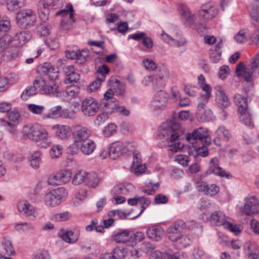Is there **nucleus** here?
I'll return each mask as SVG.
<instances>
[{"label": "nucleus", "instance_id": "nucleus-1", "mask_svg": "<svg viewBox=\"0 0 259 259\" xmlns=\"http://www.w3.org/2000/svg\"><path fill=\"white\" fill-rule=\"evenodd\" d=\"M186 140L194 148L193 151L191 150L189 152L190 155L194 158L198 156L204 157L208 155V150L206 147L210 144V138L203 128H198L188 134Z\"/></svg>", "mask_w": 259, "mask_h": 259}, {"label": "nucleus", "instance_id": "nucleus-2", "mask_svg": "<svg viewBox=\"0 0 259 259\" xmlns=\"http://www.w3.org/2000/svg\"><path fill=\"white\" fill-rule=\"evenodd\" d=\"M23 135L30 141L39 143L43 148H47L52 142L48 131L39 124L26 125L22 129Z\"/></svg>", "mask_w": 259, "mask_h": 259}, {"label": "nucleus", "instance_id": "nucleus-3", "mask_svg": "<svg viewBox=\"0 0 259 259\" xmlns=\"http://www.w3.org/2000/svg\"><path fill=\"white\" fill-rule=\"evenodd\" d=\"M158 136L161 139L166 137H169V139L166 138L167 144L163 143V142L158 144V146L160 148L168 146L169 148V150L177 152L184 146V144L180 142L179 133L171 125L168 126L166 130L164 129L161 131Z\"/></svg>", "mask_w": 259, "mask_h": 259}, {"label": "nucleus", "instance_id": "nucleus-4", "mask_svg": "<svg viewBox=\"0 0 259 259\" xmlns=\"http://www.w3.org/2000/svg\"><path fill=\"white\" fill-rule=\"evenodd\" d=\"M34 84H37L39 91L42 94H52L53 96L58 97L61 94L59 87L54 83V81L48 80L47 78L39 77L33 81Z\"/></svg>", "mask_w": 259, "mask_h": 259}, {"label": "nucleus", "instance_id": "nucleus-5", "mask_svg": "<svg viewBox=\"0 0 259 259\" xmlns=\"http://www.w3.org/2000/svg\"><path fill=\"white\" fill-rule=\"evenodd\" d=\"M62 0H40L38 2L37 8L39 18L43 22L49 19L50 9H57L62 5Z\"/></svg>", "mask_w": 259, "mask_h": 259}, {"label": "nucleus", "instance_id": "nucleus-6", "mask_svg": "<svg viewBox=\"0 0 259 259\" xmlns=\"http://www.w3.org/2000/svg\"><path fill=\"white\" fill-rule=\"evenodd\" d=\"M66 9L61 10L56 13L57 15H62L63 18L61 20V27L64 30H70L73 27L74 20H72L74 11L72 5L68 3L66 6Z\"/></svg>", "mask_w": 259, "mask_h": 259}, {"label": "nucleus", "instance_id": "nucleus-7", "mask_svg": "<svg viewBox=\"0 0 259 259\" xmlns=\"http://www.w3.org/2000/svg\"><path fill=\"white\" fill-rule=\"evenodd\" d=\"M65 193V189L63 187H59L53 189L47 193L45 197V203L46 205L55 207L59 205Z\"/></svg>", "mask_w": 259, "mask_h": 259}, {"label": "nucleus", "instance_id": "nucleus-8", "mask_svg": "<svg viewBox=\"0 0 259 259\" xmlns=\"http://www.w3.org/2000/svg\"><path fill=\"white\" fill-rule=\"evenodd\" d=\"M99 109L98 102L93 97L87 98L81 102V110L84 116H94L99 111Z\"/></svg>", "mask_w": 259, "mask_h": 259}, {"label": "nucleus", "instance_id": "nucleus-9", "mask_svg": "<svg viewBox=\"0 0 259 259\" xmlns=\"http://www.w3.org/2000/svg\"><path fill=\"white\" fill-rule=\"evenodd\" d=\"M35 18V15L31 10H24L17 16V24L20 27L25 29L33 24Z\"/></svg>", "mask_w": 259, "mask_h": 259}, {"label": "nucleus", "instance_id": "nucleus-10", "mask_svg": "<svg viewBox=\"0 0 259 259\" xmlns=\"http://www.w3.org/2000/svg\"><path fill=\"white\" fill-rule=\"evenodd\" d=\"M218 11L212 3H206L201 5L197 15L202 20H210L217 16Z\"/></svg>", "mask_w": 259, "mask_h": 259}, {"label": "nucleus", "instance_id": "nucleus-11", "mask_svg": "<svg viewBox=\"0 0 259 259\" xmlns=\"http://www.w3.org/2000/svg\"><path fill=\"white\" fill-rule=\"evenodd\" d=\"M243 213L247 215L259 213V199L256 196H250L245 199Z\"/></svg>", "mask_w": 259, "mask_h": 259}, {"label": "nucleus", "instance_id": "nucleus-12", "mask_svg": "<svg viewBox=\"0 0 259 259\" xmlns=\"http://www.w3.org/2000/svg\"><path fill=\"white\" fill-rule=\"evenodd\" d=\"M179 9L181 21L186 26L190 27L194 24L196 21L195 15L191 12L189 8L182 4Z\"/></svg>", "mask_w": 259, "mask_h": 259}, {"label": "nucleus", "instance_id": "nucleus-13", "mask_svg": "<svg viewBox=\"0 0 259 259\" xmlns=\"http://www.w3.org/2000/svg\"><path fill=\"white\" fill-rule=\"evenodd\" d=\"M212 174L222 177H228L229 176V175L226 174L225 170L219 166V160L217 157H213L210 160L207 170L202 175V177H205Z\"/></svg>", "mask_w": 259, "mask_h": 259}, {"label": "nucleus", "instance_id": "nucleus-14", "mask_svg": "<svg viewBox=\"0 0 259 259\" xmlns=\"http://www.w3.org/2000/svg\"><path fill=\"white\" fill-rule=\"evenodd\" d=\"M186 228V223L182 220L176 221L167 229V235L170 240H176V238L181 234L183 230Z\"/></svg>", "mask_w": 259, "mask_h": 259}, {"label": "nucleus", "instance_id": "nucleus-15", "mask_svg": "<svg viewBox=\"0 0 259 259\" xmlns=\"http://www.w3.org/2000/svg\"><path fill=\"white\" fill-rule=\"evenodd\" d=\"M39 71L47 76V78L52 81L56 80L59 76V68L51 63L46 62L40 67Z\"/></svg>", "mask_w": 259, "mask_h": 259}, {"label": "nucleus", "instance_id": "nucleus-16", "mask_svg": "<svg viewBox=\"0 0 259 259\" xmlns=\"http://www.w3.org/2000/svg\"><path fill=\"white\" fill-rule=\"evenodd\" d=\"M197 105L196 117L201 121H208L212 118L211 111L207 108L205 103L207 102L202 101Z\"/></svg>", "mask_w": 259, "mask_h": 259}, {"label": "nucleus", "instance_id": "nucleus-17", "mask_svg": "<svg viewBox=\"0 0 259 259\" xmlns=\"http://www.w3.org/2000/svg\"><path fill=\"white\" fill-rule=\"evenodd\" d=\"M58 234L65 242L68 243H74L78 239L80 236V231L78 229L70 231L61 229L59 232Z\"/></svg>", "mask_w": 259, "mask_h": 259}, {"label": "nucleus", "instance_id": "nucleus-18", "mask_svg": "<svg viewBox=\"0 0 259 259\" xmlns=\"http://www.w3.org/2000/svg\"><path fill=\"white\" fill-rule=\"evenodd\" d=\"M91 135L90 130L86 127L78 126L73 133V138L75 143H82L90 139Z\"/></svg>", "mask_w": 259, "mask_h": 259}, {"label": "nucleus", "instance_id": "nucleus-19", "mask_svg": "<svg viewBox=\"0 0 259 259\" xmlns=\"http://www.w3.org/2000/svg\"><path fill=\"white\" fill-rule=\"evenodd\" d=\"M164 230L159 225H153L146 231L148 238L154 241H159L164 235Z\"/></svg>", "mask_w": 259, "mask_h": 259}, {"label": "nucleus", "instance_id": "nucleus-20", "mask_svg": "<svg viewBox=\"0 0 259 259\" xmlns=\"http://www.w3.org/2000/svg\"><path fill=\"white\" fill-rule=\"evenodd\" d=\"M18 211L26 217L35 216L36 209L28 201L23 200L20 201L17 205Z\"/></svg>", "mask_w": 259, "mask_h": 259}, {"label": "nucleus", "instance_id": "nucleus-21", "mask_svg": "<svg viewBox=\"0 0 259 259\" xmlns=\"http://www.w3.org/2000/svg\"><path fill=\"white\" fill-rule=\"evenodd\" d=\"M198 84L202 90L205 92V94H202L200 97L201 101L207 102L211 96V88L210 85L205 82V79L202 74L198 77Z\"/></svg>", "mask_w": 259, "mask_h": 259}, {"label": "nucleus", "instance_id": "nucleus-22", "mask_svg": "<svg viewBox=\"0 0 259 259\" xmlns=\"http://www.w3.org/2000/svg\"><path fill=\"white\" fill-rule=\"evenodd\" d=\"M124 144L123 143L117 142L112 144L108 149V154L110 157L115 159L120 156L124 154Z\"/></svg>", "mask_w": 259, "mask_h": 259}, {"label": "nucleus", "instance_id": "nucleus-23", "mask_svg": "<svg viewBox=\"0 0 259 259\" xmlns=\"http://www.w3.org/2000/svg\"><path fill=\"white\" fill-rule=\"evenodd\" d=\"M168 95L163 90H160L155 95L153 101V106L155 108H161L166 105L167 99Z\"/></svg>", "mask_w": 259, "mask_h": 259}, {"label": "nucleus", "instance_id": "nucleus-24", "mask_svg": "<svg viewBox=\"0 0 259 259\" xmlns=\"http://www.w3.org/2000/svg\"><path fill=\"white\" fill-rule=\"evenodd\" d=\"M53 128L56 130V136L62 140L67 139L71 135V128L68 125L57 124Z\"/></svg>", "mask_w": 259, "mask_h": 259}, {"label": "nucleus", "instance_id": "nucleus-25", "mask_svg": "<svg viewBox=\"0 0 259 259\" xmlns=\"http://www.w3.org/2000/svg\"><path fill=\"white\" fill-rule=\"evenodd\" d=\"M210 221L212 224L218 226H224L228 223L227 218L221 211H217L213 213L210 217Z\"/></svg>", "mask_w": 259, "mask_h": 259}, {"label": "nucleus", "instance_id": "nucleus-26", "mask_svg": "<svg viewBox=\"0 0 259 259\" xmlns=\"http://www.w3.org/2000/svg\"><path fill=\"white\" fill-rule=\"evenodd\" d=\"M238 112L240 121L242 123L250 127H253L252 115L249 109L244 110L241 109Z\"/></svg>", "mask_w": 259, "mask_h": 259}, {"label": "nucleus", "instance_id": "nucleus-27", "mask_svg": "<svg viewBox=\"0 0 259 259\" xmlns=\"http://www.w3.org/2000/svg\"><path fill=\"white\" fill-rule=\"evenodd\" d=\"M109 85L110 88L112 89L114 94L119 95H123L125 89V85L124 83L112 77L109 80Z\"/></svg>", "mask_w": 259, "mask_h": 259}, {"label": "nucleus", "instance_id": "nucleus-28", "mask_svg": "<svg viewBox=\"0 0 259 259\" xmlns=\"http://www.w3.org/2000/svg\"><path fill=\"white\" fill-rule=\"evenodd\" d=\"M198 187L200 188L199 191H201L206 195L209 196L215 195L220 190L219 187L215 184L205 185L203 182H201Z\"/></svg>", "mask_w": 259, "mask_h": 259}, {"label": "nucleus", "instance_id": "nucleus-29", "mask_svg": "<svg viewBox=\"0 0 259 259\" xmlns=\"http://www.w3.org/2000/svg\"><path fill=\"white\" fill-rule=\"evenodd\" d=\"M96 148V145L92 139L85 140L80 143V150L85 155L91 154Z\"/></svg>", "mask_w": 259, "mask_h": 259}, {"label": "nucleus", "instance_id": "nucleus-30", "mask_svg": "<svg viewBox=\"0 0 259 259\" xmlns=\"http://www.w3.org/2000/svg\"><path fill=\"white\" fill-rule=\"evenodd\" d=\"M100 105L105 108L106 112L112 114L119 108L118 101L116 99L110 101H104L100 102Z\"/></svg>", "mask_w": 259, "mask_h": 259}, {"label": "nucleus", "instance_id": "nucleus-31", "mask_svg": "<svg viewBox=\"0 0 259 259\" xmlns=\"http://www.w3.org/2000/svg\"><path fill=\"white\" fill-rule=\"evenodd\" d=\"M26 5L25 0H7V7L10 12H17Z\"/></svg>", "mask_w": 259, "mask_h": 259}, {"label": "nucleus", "instance_id": "nucleus-32", "mask_svg": "<svg viewBox=\"0 0 259 259\" xmlns=\"http://www.w3.org/2000/svg\"><path fill=\"white\" fill-rule=\"evenodd\" d=\"M131 233L125 230L118 233L113 236V239L115 242L119 243H131Z\"/></svg>", "mask_w": 259, "mask_h": 259}, {"label": "nucleus", "instance_id": "nucleus-33", "mask_svg": "<svg viewBox=\"0 0 259 259\" xmlns=\"http://www.w3.org/2000/svg\"><path fill=\"white\" fill-rule=\"evenodd\" d=\"M31 35L28 31H23L17 33L14 38L15 41H17L18 42L16 43L15 45L18 47H21L29 41Z\"/></svg>", "mask_w": 259, "mask_h": 259}, {"label": "nucleus", "instance_id": "nucleus-34", "mask_svg": "<svg viewBox=\"0 0 259 259\" xmlns=\"http://www.w3.org/2000/svg\"><path fill=\"white\" fill-rule=\"evenodd\" d=\"M100 180L96 174L94 172H87L85 179V185L89 187L95 188L99 183Z\"/></svg>", "mask_w": 259, "mask_h": 259}, {"label": "nucleus", "instance_id": "nucleus-35", "mask_svg": "<svg viewBox=\"0 0 259 259\" xmlns=\"http://www.w3.org/2000/svg\"><path fill=\"white\" fill-rule=\"evenodd\" d=\"M216 101L220 106L224 108L228 107L230 104L228 97L222 90H218L217 92Z\"/></svg>", "mask_w": 259, "mask_h": 259}, {"label": "nucleus", "instance_id": "nucleus-36", "mask_svg": "<svg viewBox=\"0 0 259 259\" xmlns=\"http://www.w3.org/2000/svg\"><path fill=\"white\" fill-rule=\"evenodd\" d=\"M234 101L238 107V111L240 109L247 110L249 109L248 107L247 98L243 97L240 94H236L234 96Z\"/></svg>", "mask_w": 259, "mask_h": 259}, {"label": "nucleus", "instance_id": "nucleus-37", "mask_svg": "<svg viewBox=\"0 0 259 259\" xmlns=\"http://www.w3.org/2000/svg\"><path fill=\"white\" fill-rule=\"evenodd\" d=\"M14 228L17 231H22L23 232H29L31 233L35 232L33 225L30 223L21 222L15 224Z\"/></svg>", "mask_w": 259, "mask_h": 259}, {"label": "nucleus", "instance_id": "nucleus-38", "mask_svg": "<svg viewBox=\"0 0 259 259\" xmlns=\"http://www.w3.org/2000/svg\"><path fill=\"white\" fill-rule=\"evenodd\" d=\"M176 239V240L171 241L176 242L179 249L186 247L190 245L192 242L191 238L188 236H181L180 234Z\"/></svg>", "mask_w": 259, "mask_h": 259}, {"label": "nucleus", "instance_id": "nucleus-39", "mask_svg": "<svg viewBox=\"0 0 259 259\" xmlns=\"http://www.w3.org/2000/svg\"><path fill=\"white\" fill-rule=\"evenodd\" d=\"M12 39L9 35H4L0 39V55L3 56L10 47Z\"/></svg>", "mask_w": 259, "mask_h": 259}, {"label": "nucleus", "instance_id": "nucleus-40", "mask_svg": "<svg viewBox=\"0 0 259 259\" xmlns=\"http://www.w3.org/2000/svg\"><path fill=\"white\" fill-rule=\"evenodd\" d=\"M134 186L132 184H128L126 187L119 185L115 186L112 189L111 192L113 195H116L118 194H125L127 190H132L134 189Z\"/></svg>", "mask_w": 259, "mask_h": 259}, {"label": "nucleus", "instance_id": "nucleus-41", "mask_svg": "<svg viewBox=\"0 0 259 259\" xmlns=\"http://www.w3.org/2000/svg\"><path fill=\"white\" fill-rule=\"evenodd\" d=\"M250 15L252 20L255 21L254 25L257 26L259 24V5L256 3H252Z\"/></svg>", "mask_w": 259, "mask_h": 259}, {"label": "nucleus", "instance_id": "nucleus-42", "mask_svg": "<svg viewBox=\"0 0 259 259\" xmlns=\"http://www.w3.org/2000/svg\"><path fill=\"white\" fill-rule=\"evenodd\" d=\"M87 172L83 170H80L76 174L72 179V184L74 185L78 186L82 183L85 184Z\"/></svg>", "mask_w": 259, "mask_h": 259}, {"label": "nucleus", "instance_id": "nucleus-43", "mask_svg": "<svg viewBox=\"0 0 259 259\" xmlns=\"http://www.w3.org/2000/svg\"><path fill=\"white\" fill-rule=\"evenodd\" d=\"M2 245L6 251V253L8 255L11 256L16 254L14 248L12 245V242L10 240L4 238L2 242Z\"/></svg>", "mask_w": 259, "mask_h": 259}, {"label": "nucleus", "instance_id": "nucleus-44", "mask_svg": "<svg viewBox=\"0 0 259 259\" xmlns=\"http://www.w3.org/2000/svg\"><path fill=\"white\" fill-rule=\"evenodd\" d=\"M155 69V76L167 80L168 78V70L164 66L156 67Z\"/></svg>", "mask_w": 259, "mask_h": 259}, {"label": "nucleus", "instance_id": "nucleus-45", "mask_svg": "<svg viewBox=\"0 0 259 259\" xmlns=\"http://www.w3.org/2000/svg\"><path fill=\"white\" fill-rule=\"evenodd\" d=\"M80 89L76 85L68 86L66 89V94L70 99H74L78 96Z\"/></svg>", "mask_w": 259, "mask_h": 259}, {"label": "nucleus", "instance_id": "nucleus-46", "mask_svg": "<svg viewBox=\"0 0 259 259\" xmlns=\"http://www.w3.org/2000/svg\"><path fill=\"white\" fill-rule=\"evenodd\" d=\"M37 84H34L29 88H27L23 91L21 97L23 100H27L29 97L33 96L36 93Z\"/></svg>", "mask_w": 259, "mask_h": 259}, {"label": "nucleus", "instance_id": "nucleus-47", "mask_svg": "<svg viewBox=\"0 0 259 259\" xmlns=\"http://www.w3.org/2000/svg\"><path fill=\"white\" fill-rule=\"evenodd\" d=\"M109 71L110 69L106 65H102L99 67L96 72L97 77L100 79V80L104 81L106 75L109 73Z\"/></svg>", "mask_w": 259, "mask_h": 259}, {"label": "nucleus", "instance_id": "nucleus-48", "mask_svg": "<svg viewBox=\"0 0 259 259\" xmlns=\"http://www.w3.org/2000/svg\"><path fill=\"white\" fill-rule=\"evenodd\" d=\"M248 35L247 30H241L234 36V39L238 44H243L247 41Z\"/></svg>", "mask_w": 259, "mask_h": 259}, {"label": "nucleus", "instance_id": "nucleus-49", "mask_svg": "<svg viewBox=\"0 0 259 259\" xmlns=\"http://www.w3.org/2000/svg\"><path fill=\"white\" fill-rule=\"evenodd\" d=\"M38 28V33L41 36H46L48 35L51 32V26L46 23V22H43L42 20Z\"/></svg>", "mask_w": 259, "mask_h": 259}, {"label": "nucleus", "instance_id": "nucleus-50", "mask_svg": "<svg viewBox=\"0 0 259 259\" xmlns=\"http://www.w3.org/2000/svg\"><path fill=\"white\" fill-rule=\"evenodd\" d=\"M215 134L217 136L221 137L226 142L228 141L231 136L229 131L226 129L224 126L219 127L215 132Z\"/></svg>", "mask_w": 259, "mask_h": 259}, {"label": "nucleus", "instance_id": "nucleus-51", "mask_svg": "<svg viewBox=\"0 0 259 259\" xmlns=\"http://www.w3.org/2000/svg\"><path fill=\"white\" fill-rule=\"evenodd\" d=\"M11 28L10 22L7 19L0 20V36L6 35V33L10 30Z\"/></svg>", "mask_w": 259, "mask_h": 259}, {"label": "nucleus", "instance_id": "nucleus-52", "mask_svg": "<svg viewBox=\"0 0 259 259\" xmlns=\"http://www.w3.org/2000/svg\"><path fill=\"white\" fill-rule=\"evenodd\" d=\"M71 217V214L68 211L56 213L53 215L52 220L56 221H65L68 220Z\"/></svg>", "mask_w": 259, "mask_h": 259}, {"label": "nucleus", "instance_id": "nucleus-53", "mask_svg": "<svg viewBox=\"0 0 259 259\" xmlns=\"http://www.w3.org/2000/svg\"><path fill=\"white\" fill-rule=\"evenodd\" d=\"M40 156L41 154L38 151L35 152L34 154L31 156L30 163L33 168H38L39 167L41 160Z\"/></svg>", "mask_w": 259, "mask_h": 259}, {"label": "nucleus", "instance_id": "nucleus-54", "mask_svg": "<svg viewBox=\"0 0 259 259\" xmlns=\"http://www.w3.org/2000/svg\"><path fill=\"white\" fill-rule=\"evenodd\" d=\"M72 176L71 172L69 170H64L59 172V178L60 180L61 185L65 184L71 179Z\"/></svg>", "mask_w": 259, "mask_h": 259}, {"label": "nucleus", "instance_id": "nucleus-55", "mask_svg": "<svg viewBox=\"0 0 259 259\" xmlns=\"http://www.w3.org/2000/svg\"><path fill=\"white\" fill-rule=\"evenodd\" d=\"M131 245L136 244L138 242L142 241L145 237L144 234L142 232H138L135 234L131 233Z\"/></svg>", "mask_w": 259, "mask_h": 259}, {"label": "nucleus", "instance_id": "nucleus-56", "mask_svg": "<svg viewBox=\"0 0 259 259\" xmlns=\"http://www.w3.org/2000/svg\"><path fill=\"white\" fill-rule=\"evenodd\" d=\"M225 227L236 235H238L242 230V227L241 225L233 224L229 222L226 223Z\"/></svg>", "mask_w": 259, "mask_h": 259}, {"label": "nucleus", "instance_id": "nucleus-57", "mask_svg": "<svg viewBox=\"0 0 259 259\" xmlns=\"http://www.w3.org/2000/svg\"><path fill=\"white\" fill-rule=\"evenodd\" d=\"M111 253L115 256L114 258L115 259H124L126 252L123 248L116 247L113 250Z\"/></svg>", "mask_w": 259, "mask_h": 259}, {"label": "nucleus", "instance_id": "nucleus-58", "mask_svg": "<svg viewBox=\"0 0 259 259\" xmlns=\"http://www.w3.org/2000/svg\"><path fill=\"white\" fill-rule=\"evenodd\" d=\"M62 111L61 106H56L50 110L48 117L50 118L61 117Z\"/></svg>", "mask_w": 259, "mask_h": 259}, {"label": "nucleus", "instance_id": "nucleus-59", "mask_svg": "<svg viewBox=\"0 0 259 259\" xmlns=\"http://www.w3.org/2000/svg\"><path fill=\"white\" fill-rule=\"evenodd\" d=\"M222 52L217 49H212L210 53V59L212 63H218L221 58Z\"/></svg>", "mask_w": 259, "mask_h": 259}, {"label": "nucleus", "instance_id": "nucleus-60", "mask_svg": "<svg viewBox=\"0 0 259 259\" xmlns=\"http://www.w3.org/2000/svg\"><path fill=\"white\" fill-rule=\"evenodd\" d=\"M32 259H50V256L48 251L39 250L33 254Z\"/></svg>", "mask_w": 259, "mask_h": 259}, {"label": "nucleus", "instance_id": "nucleus-61", "mask_svg": "<svg viewBox=\"0 0 259 259\" xmlns=\"http://www.w3.org/2000/svg\"><path fill=\"white\" fill-rule=\"evenodd\" d=\"M166 80L159 78L156 76L153 78V87L154 90H161L162 88H163L166 82Z\"/></svg>", "mask_w": 259, "mask_h": 259}, {"label": "nucleus", "instance_id": "nucleus-62", "mask_svg": "<svg viewBox=\"0 0 259 259\" xmlns=\"http://www.w3.org/2000/svg\"><path fill=\"white\" fill-rule=\"evenodd\" d=\"M63 149L59 145L54 146L52 147L50 153L52 158L59 157L62 153Z\"/></svg>", "mask_w": 259, "mask_h": 259}, {"label": "nucleus", "instance_id": "nucleus-63", "mask_svg": "<svg viewBox=\"0 0 259 259\" xmlns=\"http://www.w3.org/2000/svg\"><path fill=\"white\" fill-rule=\"evenodd\" d=\"M108 119V112H103L101 114H99L94 121V123L97 126H100L105 122Z\"/></svg>", "mask_w": 259, "mask_h": 259}, {"label": "nucleus", "instance_id": "nucleus-64", "mask_svg": "<svg viewBox=\"0 0 259 259\" xmlns=\"http://www.w3.org/2000/svg\"><path fill=\"white\" fill-rule=\"evenodd\" d=\"M89 57L88 51L82 50L77 51V58L76 62L78 64H82L87 61V58Z\"/></svg>", "mask_w": 259, "mask_h": 259}]
</instances>
